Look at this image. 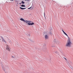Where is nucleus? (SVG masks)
Instances as JSON below:
<instances>
[{
  "instance_id": "20",
  "label": "nucleus",
  "mask_w": 73,
  "mask_h": 73,
  "mask_svg": "<svg viewBox=\"0 0 73 73\" xmlns=\"http://www.w3.org/2000/svg\"><path fill=\"white\" fill-rule=\"evenodd\" d=\"M10 0V1H13L15 0Z\"/></svg>"
},
{
  "instance_id": "11",
  "label": "nucleus",
  "mask_w": 73,
  "mask_h": 73,
  "mask_svg": "<svg viewBox=\"0 0 73 73\" xmlns=\"http://www.w3.org/2000/svg\"><path fill=\"white\" fill-rule=\"evenodd\" d=\"M11 58H15V56H11Z\"/></svg>"
},
{
  "instance_id": "7",
  "label": "nucleus",
  "mask_w": 73,
  "mask_h": 73,
  "mask_svg": "<svg viewBox=\"0 0 73 73\" xmlns=\"http://www.w3.org/2000/svg\"><path fill=\"white\" fill-rule=\"evenodd\" d=\"M45 38L46 40H47L48 38V36L46 35L45 36Z\"/></svg>"
},
{
  "instance_id": "23",
  "label": "nucleus",
  "mask_w": 73,
  "mask_h": 73,
  "mask_svg": "<svg viewBox=\"0 0 73 73\" xmlns=\"http://www.w3.org/2000/svg\"><path fill=\"white\" fill-rule=\"evenodd\" d=\"M21 4V3H19V4L20 5V4Z\"/></svg>"
},
{
  "instance_id": "14",
  "label": "nucleus",
  "mask_w": 73,
  "mask_h": 73,
  "mask_svg": "<svg viewBox=\"0 0 73 73\" xmlns=\"http://www.w3.org/2000/svg\"><path fill=\"white\" fill-rule=\"evenodd\" d=\"M31 8H32V6H31L30 7L28 8V9H31Z\"/></svg>"
},
{
  "instance_id": "2",
  "label": "nucleus",
  "mask_w": 73,
  "mask_h": 73,
  "mask_svg": "<svg viewBox=\"0 0 73 73\" xmlns=\"http://www.w3.org/2000/svg\"><path fill=\"white\" fill-rule=\"evenodd\" d=\"M28 22L29 23H28L27 24H28L29 25H34V24L33 22L31 23V21H29Z\"/></svg>"
},
{
  "instance_id": "19",
  "label": "nucleus",
  "mask_w": 73,
  "mask_h": 73,
  "mask_svg": "<svg viewBox=\"0 0 73 73\" xmlns=\"http://www.w3.org/2000/svg\"><path fill=\"white\" fill-rule=\"evenodd\" d=\"M44 17H45V13H44Z\"/></svg>"
},
{
  "instance_id": "12",
  "label": "nucleus",
  "mask_w": 73,
  "mask_h": 73,
  "mask_svg": "<svg viewBox=\"0 0 73 73\" xmlns=\"http://www.w3.org/2000/svg\"><path fill=\"white\" fill-rule=\"evenodd\" d=\"M55 53H56V54H59V53H58V52H57L56 51V52H55Z\"/></svg>"
},
{
  "instance_id": "4",
  "label": "nucleus",
  "mask_w": 73,
  "mask_h": 73,
  "mask_svg": "<svg viewBox=\"0 0 73 73\" xmlns=\"http://www.w3.org/2000/svg\"><path fill=\"white\" fill-rule=\"evenodd\" d=\"M6 49H7V50H8L9 51V52H10V50H11V48H9V46L8 45H7L6 46Z\"/></svg>"
},
{
  "instance_id": "9",
  "label": "nucleus",
  "mask_w": 73,
  "mask_h": 73,
  "mask_svg": "<svg viewBox=\"0 0 73 73\" xmlns=\"http://www.w3.org/2000/svg\"><path fill=\"white\" fill-rule=\"evenodd\" d=\"M21 7H25V5H22L21 6Z\"/></svg>"
},
{
  "instance_id": "21",
  "label": "nucleus",
  "mask_w": 73,
  "mask_h": 73,
  "mask_svg": "<svg viewBox=\"0 0 73 73\" xmlns=\"http://www.w3.org/2000/svg\"><path fill=\"white\" fill-rule=\"evenodd\" d=\"M25 1H27V0H28V1H29V0H25Z\"/></svg>"
},
{
  "instance_id": "16",
  "label": "nucleus",
  "mask_w": 73,
  "mask_h": 73,
  "mask_svg": "<svg viewBox=\"0 0 73 73\" xmlns=\"http://www.w3.org/2000/svg\"><path fill=\"white\" fill-rule=\"evenodd\" d=\"M52 29L51 28H50V29H49V30H51Z\"/></svg>"
},
{
  "instance_id": "13",
  "label": "nucleus",
  "mask_w": 73,
  "mask_h": 73,
  "mask_svg": "<svg viewBox=\"0 0 73 73\" xmlns=\"http://www.w3.org/2000/svg\"><path fill=\"white\" fill-rule=\"evenodd\" d=\"M49 34H50V35H52V33L51 32H49Z\"/></svg>"
},
{
  "instance_id": "6",
  "label": "nucleus",
  "mask_w": 73,
  "mask_h": 73,
  "mask_svg": "<svg viewBox=\"0 0 73 73\" xmlns=\"http://www.w3.org/2000/svg\"><path fill=\"white\" fill-rule=\"evenodd\" d=\"M1 38H2V40L3 42H6V41H5V40H4V39L3 38V37L2 36H1Z\"/></svg>"
},
{
  "instance_id": "3",
  "label": "nucleus",
  "mask_w": 73,
  "mask_h": 73,
  "mask_svg": "<svg viewBox=\"0 0 73 73\" xmlns=\"http://www.w3.org/2000/svg\"><path fill=\"white\" fill-rule=\"evenodd\" d=\"M20 20H21V21H23L25 23H26L27 24H28V23L29 22L28 21H27L26 20V21L23 18H21V19H20Z\"/></svg>"
},
{
  "instance_id": "25",
  "label": "nucleus",
  "mask_w": 73,
  "mask_h": 73,
  "mask_svg": "<svg viewBox=\"0 0 73 73\" xmlns=\"http://www.w3.org/2000/svg\"><path fill=\"white\" fill-rule=\"evenodd\" d=\"M29 36H30V35H29Z\"/></svg>"
},
{
  "instance_id": "8",
  "label": "nucleus",
  "mask_w": 73,
  "mask_h": 73,
  "mask_svg": "<svg viewBox=\"0 0 73 73\" xmlns=\"http://www.w3.org/2000/svg\"><path fill=\"white\" fill-rule=\"evenodd\" d=\"M19 8H20V9H21L23 10V9H26V8H23L21 7H19Z\"/></svg>"
},
{
  "instance_id": "18",
  "label": "nucleus",
  "mask_w": 73,
  "mask_h": 73,
  "mask_svg": "<svg viewBox=\"0 0 73 73\" xmlns=\"http://www.w3.org/2000/svg\"><path fill=\"white\" fill-rule=\"evenodd\" d=\"M69 66L70 68H72V67L71 66Z\"/></svg>"
},
{
  "instance_id": "5",
  "label": "nucleus",
  "mask_w": 73,
  "mask_h": 73,
  "mask_svg": "<svg viewBox=\"0 0 73 73\" xmlns=\"http://www.w3.org/2000/svg\"><path fill=\"white\" fill-rule=\"evenodd\" d=\"M1 66H2V68L3 69V70H5V69H6V68H5L4 67V66H3V64H1Z\"/></svg>"
},
{
  "instance_id": "15",
  "label": "nucleus",
  "mask_w": 73,
  "mask_h": 73,
  "mask_svg": "<svg viewBox=\"0 0 73 73\" xmlns=\"http://www.w3.org/2000/svg\"><path fill=\"white\" fill-rule=\"evenodd\" d=\"M62 31L64 33H65V32H64V30H62Z\"/></svg>"
},
{
  "instance_id": "17",
  "label": "nucleus",
  "mask_w": 73,
  "mask_h": 73,
  "mask_svg": "<svg viewBox=\"0 0 73 73\" xmlns=\"http://www.w3.org/2000/svg\"><path fill=\"white\" fill-rule=\"evenodd\" d=\"M64 58V59H65V60H66V61H67V59H66V58Z\"/></svg>"
},
{
  "instance_id": "22",
  "label": "nucleus",
  "mask_w": 73,
  "mask_h": 73,
  "mask_svg": "<svg viewBox=\"0 0 73 73\" xmlns=\"http://www.w3.org/2000/svg\"><path fill=\"white\" fill-rule=\"evenodd\" d=\"M11 42V40H9V42H10V43H11V42Z\"/></svg>"
},
{
  "instance_id": "1",
  "label": "nucleus",
  "mask_w": 73,
  "mask_h": 73,
  "mask_svg": "<svg viewBox=\"0 0 73 73\" xmlns=\"http://www.w3.org/2000/svg\"><path fill=\"white\" fill-rule=\"evenodd\" d=\"M64 33L66 35V36H67L68 38V40H67V42L66 44V46H69V47H70L72 43L71 42L70 40V38H69V36H68V35H67V34L65 32Z\"/></svg>"
},
{
  "instance_id": "10",
  "label": "nucleus",
  "mask_w": 73,
  "mask_h": 73,
  "mask_svg": "<svg viewBox=\"0 0 73 73\" xmlns=\"http://www.w3.org/2000/svg\"><path fill=\"white\" fill-rule=\"evenodd\" d=\"M24 3H25V2L23 1H22L21 2V3L22 4H24Z\"/></svg>"
},
{
  "instance_id": "24",
  "label": "nucleus",
  "mask_w": 73,
  "mask_h": 73,
  "mask_svg": "<svg viewBox=\"0 0 73 73\" xmlns=\"http://www.w3.org/2000/svg\"><path fill=\"white\" fill-rule=\"evenodd\" d=\"M0 40H1V39L0 38Z\"/></svg>"
}]
</instances>
